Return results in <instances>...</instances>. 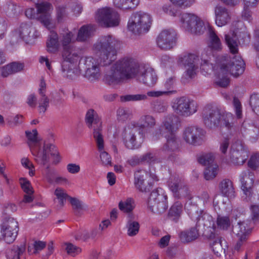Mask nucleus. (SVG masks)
<instances>
[{
	"label": "nucleus",
	"mask_w": 259,
	"mask_h": 259,
	"mask_svg": "<svg viewBox=\"0 0 259 259\" xmlns=\"http://www.w3.org/2000/svg\"><path fill=\"white\" fill-rule=\"evenodd\" d=\"M54 194L59 200L60 206H63L66 198L68 197V195L65 192L64 190L61 188H57L54 192Z\"/></svg>",
	"instance_id": "59"
},
{
	"label": "nucleus",
	"mask_w": 259,
	"mask_h": 259,
	"mask_svg": "<svg viewBox=\"0 0 259 259\" xmlns=\"http://www.w3.org/2000/svg\"><path fill=\"white\" fill-rule=\"evenodd\" d=\"M135 203L133 199L128 198L125 200H121L119 202L118 207L119 209L125 213L133 214L131 212L135 208Z\"/></svg>",
	"instance_id": "44"
},
{
	"label": "nucleus",
	"mask_w": 259,
	"mask_h": 259,
	"mask_svg": "<svg viewBox=\"0 0 259 259\" xmlns=\"http://www.w3.org/2000/svg\"><path fill=\"white\" fill-rule=\"evenodd\" d=\"M31 153L34 156V160L38 164L47 166L46 175L49 182H51V177L54 174V170L50 168V159L51 156L54 164H58L60 160L59 152L55 145L51 144H45L43 148L38 150L37 149H31Z\"/></svg>",
	"instance_id": "3"
},
{
	"label": "nucleus",
	"mask_w": 259,
	"mask_h": 259,
	"mask_svg": "<svg viewBox=\"0 0 259 259\" xmlns=\"http://www.w3.org/2000/svg\"><path fill=\"white\" fill-rule=\"evenodd\" d=\"M240 181L242 184L241 189L244 196L243 200L246 202L251 200L253 195L252 187L254 183V176L252 172L247 169L243 171L240 175Z\"/></svg>",
	"instance_id": "19"
},
{
	"label": "nucleus",
	"mask_w": 259,
	"mask_h": 259,
	"mask_svg": "<svg viewBox=\"0 0 259 259\" xmlns=\"http://www.w3.org/2000/svg\"><path fill=\"white\" fill-rule=\"evenodd\" d=\"M148 98L145 94L126 95L121 97L122 102L144 101Z\"/></svg>",
	"instance_id": "50"
},
{
	"label": "nucleus",
	"mask_w": 259,
	"mask_h": 259,
	"mask_svg": "<svg viewBox=\"0 0 259 259\" xmlns=\"http://www.w3.org/2000/svg\"><path fill=\"white\" fill-rule=\"evenodd\" d=\"M238 40L240 43L243 45H247L250 40L249 34L245 31L240 32L238 34Z\"/></svg>",
	"instance_id": "62"
},
{
	"label": "nucleus",
	"mask_w": 259,
	"mask_h": 259,
	"mask_svg": "<svg viewBox=\"0 0 259 259\" xmlns=\"http://www.w3.org/2000/svg\"><path fill=\"white\" fill-rule=\"evenodd\" d=\"M168 187L174 197L177 199L191 198L190 191L183 180L178 175L171 176L168 181Z\"/></svg>",
	"instance_id": "15"
},
{
	"label": "nucleus",
	"mask_w": 259,
	"mask_h": 259,
	"mask_svg": "<svg viewBox=\"0 0 259 259\" xmlns=\"http://www.w3.org/2000/svg\"><path fill=\"white\" fill-rule=\"evenodd\" d=\"M199 236L198 230L195 227H192L187 231L182 232L180 234V238L182 242L189 243L196 240Z\"/></svg>",
	"instance_id": "39"
},
{
	"label": "nucleus",
	"mask_w": 259,
	"mask_h": 259,
	"mask_svg": "<svg viewBox=\"0 0 259 259\" xmlns=\"http://www.w3.org/2000/svg\"><path fill=\"white\" fill-rule=\"evenodd\" d=\"M152 20L151 16L144 12L133 13L128 22V30L136 35L146 33L151 27Z\"/></svg>",
	"instance_id": "5"
},
{
	"label": "nucleus",
	"mask_w": 259,
	"mask_h": 259,
	"mask_svg": "<svg viewBox=\"0 0 259 259\" xmlns=\"http://www.w3.org/2000/svg\"><path fill=\"white\" fill-rule=\"evenodd\" d=\"M140 67L135 59L129 57L122 58L114 64L105 75L104 81L109 85L117 84L124 79L136 76Z\"/></svg>",
	"instance_id": "1"
},
{
	"label": "nucleus",
	"mask_w": 259,
	"mask_h": 259,
	"mask_svg": "<svg viewBox=\"0 0 259 259\" xmlns=\"http://www.w3.org/2000/svg\"><path fill=\"white\" fill-rule=\"evenodd\" d=\"M21 163L22 166L29 169V175L30 176H33L35 174L34 166L32 162L26 157H23L21 160Z\"/></svg>",
	"instance_id": "58"
},
{
	"label": "nucleus",
	"mask_w": 259,
	"mask_h": 259,
	"mask_svg": "<svg viewBox=\"0 0 259 259\" xmlns=\"http://www.w3.org/2000/svg\"><path fill=\"white\" fill-rule=\"evenodd\" d=\"M126 224L127 234L130 237L136 236L139 231L140 224L133 219V214H130Z\"/></svg>",
	"instance_id": "42"
},
{
	"label": "nucleus",
	"mask_w": 259,
	"mask_h": 259,
	"mask_svg": "<svg viewBox=\"0 0 259 259\" xmlns=\"http://www.w3.org/2000/svg\"><path fill=\"white\" fill-rule=\"evenodd\" d=\"M248 157V152L242 141L237 140L232 144L230 152V158L232 163L236 165H242Z\"/></svg>",
	"instance_id": "16"
},
{
	"label": "nucleus",
	"mask_w": 259,
	"mask_h": 259,
	"mask_svg": "<svg viewBox=\"0 0 259 259\" xmlns=\"http://www.w3.org/2000/svg\"><path fill=\"white\" fill-rule=\"evenodd\" d=\"M119 46V41L112 35H102L98 38L94 49L100 53L102 65H109L116 59Z\"/></svg>",
	"instance_id": "2"
},
{
	"label": "nucleus",
	"mask_w": 259,
	"mask_h": 259,
	"mask_svg": "<svg viewBox=\"0 0 259 259\" xmlns=\"http://www.w3.org/2000/svg\"><path fill=\"white\" fill-rule=\"evenodd\" d=\"M183 212L182 204L177 201L170 207L168 213V218L173 222L177 223Z\"/></svg>",
	"instance_id": "37"
},
{
	"label": "nucleus",
	"mask_w": 259,
	"mask_h": 259,
	"mask_svg": "<svg viewBox=\"0 0 259 259\" xmlns=\"http://www.w3.org/2000/svg\"><path fill=\"white\" fill-rule=\"evenodd\" d=\"M23 116L21 115H17L13 118H8L7 119L8 124L11 127H14L21 124L23 122Z\"/></svg>",
	"instance_id": "60"
},
{
	"label": "nucleus",
	"mask_w": 259,
	"mask_h": 259,
	"mask_svg": "<svg viewBox=\"0 0 259 259\" xmlns=\"http://www.w3.org/2000/svg\"><path fill=\"white\" fill-rule=\"evenodd\" d=\"M25 134H26V136L29 141L28 143L29 145L31 151V149L36 148L38 150H39V149H42L43 148V147L42 148H41L40 147L38 148L36 146L34 147H32L31 146V144L32 143L36 144L38 142L37 138V132L36 129L33 130L32 132H29V131H26Z\"/></svg>",
	"instance_id": "48"
},
{
	"label": "nucleus",
	"mask_w": 259,
	"mask_h": 259,
	"mask_svg": "<svg viewBox=\"0 0 259 259\" xmlns=\"http://www.w3.org/2000/svg\"><path fill=\"white\" fill-rule=\"evenodd\" d=\"M166 144L163 146V151L168 153L177 151L179 148L180 140L175 134H169L166 137Z\"/></svg>",
	"instance_id": "34"
},
{
	"label": "nucleus",
	"mask_w": 259,
	"mask_h": 259,
	"mask_svg": "<svg viewBox=\"0 0 259 259\" xmlns=\"http://www.w3.org/2000/svg\"><path fill=\"white\" fill-rule=\"evenodd\" d=\"M214 159L213 155L208 153L201 156L198 159V161L200 164L208 166L211 165H215L213 163Z\"/></svg>",
	"instance_id": "54"
},
{
	"label": "nucleus",
	"mask_w": 259,
	"mask_h": 259,
	"mask_svg": "<svg viewBox=\"0 0 259 259\" xmlns=\"http://www.w3.org/2000/svg\"><path fill=\"white\" fill-rule=\"evenodd\" d=\"M19 230L18 222L13 218H9L3 223L1 232L3 239L7 243L15 240Z\"/></svg>",
	"instance_id": "17"
},
{
	"label": "nucleus",
	"mask_w": 259,
	"mask_h": 259,
	"mask_svg": "<svg viewBox=\"0 0 259 259\" xmlns=\"http://www.w3.org/2000/svg\"><path fill=\"white\" fill-rule=\"evenodd\" d=\"M95 19L98 24L104 28L116 27L120 21L119 13L110 7L98 9L96 12Z\"/></svg>",
	"instance_id": "6"
},
{
	"label": "nucleus",
	"mask_w": 259,
	"mask_h": 259,
	"mask_svg": "<svg viewBox=\"0 0 259 259\" xmlns=\"http://www.w3.org/2000/svg\"><path fill=\"white\" fill-rule=\"evenodd\" d=\"M61 67L64 75L70 79H73L79 74V69L76 67V65L65 59H63Z\"/></svg>",
	"instance_id": "33"
},
{
	"label": "nucleus",
	"mask_w": 259,
	"mask_h": 259,
	"mask_svg": "<svg viewBox=\"0 0 259 259\" xmlns=\"http://www.w3.org/2000/svg\"><path fill=\"white\" fill-rule=\"evenodd\" d=\"M38 103V108L39 113H45L49 106V98L46 94H42V93H41V94L39 95Z\"/></svg>",
	"instance_id": "47"
},
{
	"label": "nucleus",
	"mask_w": 259,
	"mask_h": 259,
	"mask_svg": "<svg viewBox=\"0 0 259 259\" xmlns=\"http://www.w3.org/2000/svg\"><path fill=\"white\" fill-rule=\"evenodd\" d=\"M167 104L162 101L156 100L152 103L153 109L158 113L164 112L167 110Z\"/></svg>",
	"instance_id": "55"
},
{
	"label": "nucleus",
	"mask_w": 259,
	"mask_h": 259,
	"mask_svg": "<svg viewBox=\"0 0 259 259\" xmlns=\"http://www.w3.org/2000/svg\"><path fill=\"white\" fill-rule=\"evenodd\" d=\"M217 165H211L207 166L204 171V177L206 180L209 181L213 179L217 175Z\"/></svg>",
	"instance_id": "49"
},
{
	"label": "nucleus",
	"mask_w": 259,
	"mask_h": 259,
	"mask_svg": "<svg viewBox=\"0 0 259 259\" xmlns=\"http://www.w3.org/2000/svg\"><path fill=\"white\" fill-rule=\"evenodd\" d=\"M208 48L212 52H219L222 49V45L219 37L211 27L208 28Z\"/></svg>",
	"instance_id": "29"
},
{
	"label": "nucleus",
	"mask_w": 259,
	"mask_h": 259,
	"mask_svg": "<svg viewBox=\"0 0 259 259\" xmlns=\"http://www.w3.org/2000/svg\"><path fill=\"white\" fill-rule=\"evenodd\" d=\"M24 64L19 62H13L5 66L2 70V75L7 77L10 74H14L23 70Z\"/></svg>",
	"instance_id": "40"
},
{
	"label": "nucleus",
	"mask_w": 259,
	"mask_h": 259,
	"mask_svg": "<svg viewBox=\"0 0 259 259\" xmlns=\"http://www.w3.org/2000/svg\"><path fill=\"white\" fill-rule=\"evenodd\" d=\"M51 6V4L47 2L41 3L36 5L38 13L41 14L38 20L49 30H51L54 26L51 15L49 13Z\"/></svg>",
	"instance_id": "23"
},
{
	"label": "nucleus",
	"mask_w": 259,
	"mask_h": 259,
	"mask_svg": "<svg viewBox=\"0 0 259 259\" xmlns=\"http://www.w3.org/2000/svg\"><path fill=\"white\" fill-rule=\"evenodd\" d=\"M203 132V131L201 128L189 126L184 131L183 138L187 143L196 145L199 144Z\"/></svg>",
	"instance_id": "25"
},
{
	"label": "nucleus",
	"mask_w": 259,
	"mask_h": 259,
	"mask_svg": "<svg viewBox=\"0 0 259 259\" xmlns=\"http://www.w3.org/2000/svg\"><path fill=\"white\" fill-rule=\"evenodd\" d=\"M19 36L21 39L28 41L39 36L38 32L33 27L31 22L22 23L19 29L13 34V38Z\"/></svg>",
	"instance_id": "21"
},
{
	"label": "nucleus",
	"mask_w": 259,
	"mask_h": 259,
	"mask_svg": "<svg viewBox=\"0 0 259 259\" xmlns=\"http://www.w3.org/2000/svg\"><path fill=\"white\" fill-rule=\"evenodd\" d=\"M205 236L210 240V245L214 253L218 255L223 251L221 237L214 232L208 231H206Z\"/></svg>",
	"instance_id": "31"
},
{
	"label": "nucleus",
	"mask_w": 259,
	"mask_h": 259,
	"mask_svg": "<svg viewBox=\"0 0 259 259\" xmlns=\"http://www.w3.org/2000/svg\"><path fill=\"white\" fill-rule=\"evenodd\" d=\"M73 35V33L70 31H69L63 35L62 39V44L63 50L74 47L72 45H70Z\"/></svg>",
	"instance_id": "57"
},
{
	"label": "nucleus",
	"mask_w": 259,
	"mask_h": 259,
	"mask_svg": "<svg viewBox=\"0 0 259 259\" xmlns=\"http://www.w3.org/2000/svg\"><path fill=\"white\" fill-rule=\"evenodd\" d=\"M65 250L67 253L72 256H75L81 252V249L80 247H77L72 243H66L65 244Z\"/></svg>",
	"instance_id": "56"
},
{
	"label": "nucleus",
	"mask_w": 259,
	"mask_h": 259,
	"mask_svg": "<svg viewBox=\"0 0 259 259\" xmlns=\"http://www.w3.org/2000/svg\"><path fill=\"white\" fill-rule=\"evenodd\" d=\"M180 126V119L177 115L169 114L164 117L161 125L155 131L154 137L155 140L160 137H166L169 134H173Z\"/></svg>",
	"instance_id": "14"
},
{
	"label": "nucleus",
	"mask_w": 259,
	"mask_h": 259,
	"mask_svg": "<svg viewBox=\"0 0 259 259\" xmlns=\"http://www.w3.org/2000/svg\"><path fill=\"white\" fill-rule=\"evenodd\" d=\"M46 44L48 52L55 53L58 51L59 47L58 36L56 32L50 31Z\"/></svg>",
	"instance_id": "38"
},
{
	"label": "nucleus",
	"mask_w": 259,
	"mask_h": 259,
	"mask_svg": "<svg viewBox=\"0 0 259 259\" xmlns=\"http://www.w3.org/2000/svg\"><path fill=\"white\" fill-rule=\"evenodd\" d=\"M251 221L246 220L243 222H239L237 224L233 227V233L237 236V241L235 249L238 250L241 246L247 239V236L251 232L252 229Z\"/></svg>",
	"instance_id": "18"
},
{
	"label": "nucleus",
	"mask_w": 259,
	"mask_h": 259,
	"mask_svg": "<svg viewBox=\"0 0 259 259\" xmlns=\"http://www.w3.org/2000/svg\"><path fill=\"white\" fill-rule=\"evenodd\" d=\"M86 122L89 128H93V137L99 149L103 148V136L102 135V122L93 109H90L86 114Z\"/></svg>",
	"instance_id": "13"
},
{
	"label": "nucleus",
	"mask_w": 259,
	"mask_h": 259,
	"mask_svg": "<svg viewBox=\"0 0 259 259\" xmlns=\"http://www.w3.org/2000/svg\"><path fill=\"white\" fill-rule=\"evenodd\" d=\"M172 108L177 115L182 117L190 116L197 110V104L185 96L175 99L172 102Z\"/></svg>",
	"instance_id": "11"
},
{
	"label": "nucleus",
	"mask_w": 259,
	"mask_h": 259,
	"mask_svg": "<svg viewBox=\"0 0 259 259\" xmlns=\"http://www.w3.org/2000/svg\"><path fill=\"white\" fill-rule=\"evenodd\" d=\"M181 22L183 28L191 34L200 35L204 31L203 22L193 14H183L181 15Z\"/></svg>",
	"instance_id": "12"
},
{
	"label": "nucleus",
	"mask_w": 259,
	"mask_h": 259,
	"mask_svg": "<svg viewBox=\"0 0 259 259\" xmlns=\"http://www.w3.org/2000/svg\"><path fill=\"white\" fill-rule=\"evenodd\" d=\"M63 59H65L73 64L76 63L79 58L78 51L74 47L63 50L62 53Z\"/></svg>",
	"instance_id": "43"
},
{
	"label": "nucleus",
	"mask_w": 259,
	"mask_h": 259,
	"mask_svg": "<svg viewBox=\"0 0 259 259\" xmlns=\"http://www.w3.org/2000/svg\"><path fill=\"white\" fill-rule=\"evenodd\" d=\"M202 117L204 124L211 128L221 125L229 130L234 124V118L232 114L227 113L222 115L220 110L209 106L204 108Z\"/></svg>",
	"instance_id": "4"
},
{
	"label": "nucleus",
	"mask_w": 259,
	"mask_h": 259,
	"mask_svg": "<svg viewBox=\"0 0 259 259\" xmlns=\"http://www.w3.org/2000/svg\"><path fill=\"white\" fill-rule=\"evenodd\" d=\"M26 250L24 244L20 245H13L7 250L6 256L7 259H20L23 257Z\"/></svg>",
	"instance_id": "35"
},
{
	"label": "nucleus",
	"mask_w": 259,
	"mask_h": 259,
	"mask_svg": "<svg viewBox=\"0 0 259 259\" xmlns=\"http://www.w3.org/2000/svg\"><path fill=\"white\" fill-rule=\"evenodd\" d=\"M117 115L121 120H125L131 117V113L129 110L121 107L117 110Z\"/></svg>",
	"instance_id": "63"
},
{
	"label": "nucleus",
	"mask_w": 259,
	"mask_h": 259,
	"mask_svg": "<svg viewBox=\"0 0 259 259\" xmlns=\"http://www.w3.org/2000/svg\"><path fill=\"white\" fill-rule=\"evenodd\" d=\"M198 57L193 54L185 55L181 58V62L185 69L186 75L189 78H193L198 69Z\"/></svg>",
	"instance_id": "22"
},
{
	"label": "nucleus",
	"mask_w": 259,
	"mask_h": 259,
	"mask_svg": "<svg viewBox=\"0 0 259 259\" xmlns=\"http://www.w3.org/2000/svg\"><path fill=\"white\" fill-rule=\"evenodd\" d=\"M219 189L221 193L229 199L235 197V191L232 182L228 179L223 180L219 184Z\"/></svg>",
	"instance_id": "30"
},
{
	"label": "nucleus",
	"mask_w": 259,
	"mask_h": 259,
	"mask_svg": "<svg viewBox=\"0 0 259 259\" xmlns=\"http://www.w3.org/2000/svg\"><path fill=\"white\" fill-rule=\"evenodd\" d=\"M244 70L245 63L239 56H225L221 64V71L223 74H230L234 77H238Z\"/></svg>",
	"instance_id": "10"
},
{
	"label": "nucleus",
	"mask_w": 259,
	"mask_h": 259,
	"mask_svg": "<svg viewBox=\"0 0 259 259\" xmlns=\"http://www.w3.org/2000/svg\"><path fill=\"white\" fill-rule=\"evenodd\" d=\"M225 39L227 45H228L230 52L233 54H236L238 51V46L237 39L233 34H225Z\"/></svg>",
	"instance_id": "45"
},
{
	"label": "nucleus",
	"mask_w": 259,
	"mask_h": 259,
	"mask_svg": "<svg viewBox=\"0 0 259 259\" xmlns=\"http://www.w3.org/2000/svg\"><path fill=\"white\" fill-rule=\"evenodd\" d=\"M137 127H132L130 125L125 127L122 133V136L125 147L129 149H137L139 145L137 144L136 134L138 132Z\"/></svg>",
	"instance_id": "24"
},
{
	"label": "nucleus",
	"mask_w": 259,
	"mask_h": 259,
	"mask_svg": "<svg viewBox=\"0 0 259 259\" xmlns=\"http://www.w3.org/2000/svg\"><path fill=\"white\" fill-rule=\"evenodd\" d=\"M197 219L199 225H202L207 228L204 231V235H205L206 231H208L209 233L211 232H214L216 226H215L213 218L210 215L207 213H204L201 216L198 218Z\"/></svg>",
	"instance_id": "36"
},
{
	"label": "nucleus",
	"mask_w": 259,
	"mask_h": 259,
	"mask_svg": "<svg viewBox=\"0 0 259 259\" xmlns=\"http://www.w3.org/2000/svg\"><path fill=\"white\" fill-rule=\"evenodd\" d=\"M243 135L251 143L255 142L259 137V126L254 123L244 121L241 130Z\"/></svg>",
	"instance_id": "27"
},
{
	"label": "nucleus",
	"mask_w": 259,
	"mask_h": 259,
	"mask_svg": "<svg viewBox=\"0 0 259 259\" xmlns=\"http://www.w3.org/2000/svg\"><path fill=\"white\" fill-rule=\"evenodd\" d=\"M137 76L140 82L149 87L154 85L157 80V76L152 69H145L143 66H141Z\"/></svg>",
	"instance_id": "26"
},
{
	"label": "nucleus",
	"mask_w": 259,
	"mask_h": 259,
	"mask_svg": "<svg viewBox=\"0 0 259 259\" xmlns=\"http://www.w3.org/2000/svg\"><path fill=\"white\" fill-rule=\"evenodd\" d=\"M20 181L24 192L26 194H33V191L30 183L25 178H21Z\"/></svg>",
	"instance_id": "61"
},
{
	"label": "nucleus",
	"mask_w": 259,
	"mask_h": 259,
	"mask_svg": "<svg viewBox=\"0 0 259 259\" xmlns=\"http://www.w3.org/2000/svg\"><path fill=\"white\" fill-rule=\"evenodd\" d=\"M156 41L161 49H170L176 45V33L174 30H164L158 35Z\"/></svg>",
	"instance_id": "20"
},
{
	"label": "nucleus",
	"mask_w": 259,
	"mask_h": 259,
	"mask_svg": "<svg viewBox=\"0 0 259 259\" xmlns=\"http://www.w3.org/2000/svg\"><path fill=\"white\" fill-rule=\"evenodd\" d=\"M215 23L222 27L228 24L230 20L231 17L229 12L224 7L217 6L215 8Z\"/></svg>",
	"instance_id": "28"
},
{
	"label": "nucleus",
	"mask_w": 259,
	"mask_h": 259,
	"mask_svg": "<svg viewBox=\"0 0 259 259\" xmlns=\"http://www.w3.org/2000/svg\"><path fill=\"white\" fill-rule=\"evenodd\" d=\"M249 105L252 111L259 116V94H253L250 96Z\"/></svg>",
	"instance_id": "51"
},
{
	"label": "nucleus",
	"mask_w": 259,
	"mask_h": 259,
	"mask_svg": "<svg viewBox=\"0 0 259 259\" xmlns=\"http://www.w3.org/2000/svg\"><path fill=\"white\" fill-rule=\"evenodd\" d=\"M216 224V228L217 227L219 229L226 230L230 226V220L227 216L219 215L217 219Z\"/></svg>",
	"instance_id": "46"
},
{
	"label": "nucleus",
	"mask_w": 259,
	"mask_h": 259,
	"mask_svg": "<svg viewBox=\"0 0 259 259\" xmlns=\"http://www.w3.org/2000/svg\"><path fill=\"white\" fill-rule=\"evenodd\" d=\"M113 4L118 9H132L138 5V0H113Z\"/></svg>",
	"instance_id": "41"
},
{
	"label": "nucleus",
	"mask_w": 259,
	"mask_h": 259,
	"mask_svg": "<svg viewBox=\"0 0 259 259\" xmlns=\"http://www.w3.org/2000/svg\"><path fill=\"white\" fill-rule=\"evenodd\" d=\"M158 181V177L151 170L140 169L134 174V185L142 193L150 192L154 186V182Z\"/></svg>",
	"instance_id": "7"
},
{
	"label": "nucleus",
	"mask_w": 259,
	"mask_h": 259,
	"mask_svg": "<svg viewBox=\"0 0 259 259\" xmlns=\"http://www.w3.org/2000/svg\"><path fill=\"white\" fill-rule=\"evenodd\" d=\"M167 199V196L162 189H156L150 194L147 203L148 207L154 213L162 214L168 208Z\"/></svg>",
	"instance_id": "9"
},
{
	"label": "nucleus",
	"mask_w": 259,
	"mask_h": 259,
	"mask_svg": "<svg viewBox=\"0 0 259 259\" xmlns=\"http://www.w3.org/2000/svg\"><path fill=\"white\" fill-rule=\"evenodd\" d=\"M101 61L99 63L92 57H84L81 58L78 64L80 71L84 72V77L91 81L99 79L101 76L100 66Z\"/></svg>",
	"instance_id": "8"
},
{
	"label": "nucleus",
	"mask_w": 259,
	"mask_h": 259,
	"mask_svg": "<svg viewBox=\"0 0 259 259\" xmlns=\"http://www.w3.org/2000/svg\"><path fill=\"white\" fill-rule=\"evenodd\" d=\"M248 165L253 169L259 166V154H255L252 155L248 162Z\"/></svg>",
	"instance_id": "64"
},
{
	"label": "nucleus",
	"mask_w": 259,
	"mask_h": 259,
	"mask_svg": "<svg viewBox=\"0 0 259 259\" xmlns=\"http://www.w3.org/2000/svg\"><path fill=\"white\" fill-rule=\"evenodd\" d=\"M140 121L142 124V127H152L156 124L155 118L151 115H145L142 116L140 118Z\"/></svg>",
	"instance_id": "52"
},
{
	"label": "nucleus",
	"mask_w": 259,
	"mask_h": 259,
	"mask_svg": "<svg viewBox=\"0 0 259 259\" xmlns=\"http://www.w3.org/2000/svg\"><path fill=\"white\" fill-rule=\"evenodd\" d=\"M97 147H98L97 146ZM104 142H103V148L102 149L98 150L100 152V157L102 164L105 166H111V157L110 155L106 151L104 150Z\"/></svg>",
	"instance_id": "53"
},
{
	"label": "nucleus",
	"mask_w": 259,
	"mask_h": 259,
	"mask_svg": "<svg viewBox=\"0 0 259 259\" xmlns=\"http://www.w3.org/2000/svg\"><path fill=\"white\" fill-rule=\"evenodd\" d=\"M95 28L91 24L84 25L79 29L76 37V40L80 42L88 41L94 35Z\"/></svg>",
	"instance_id": "32"
}]
</instances>
